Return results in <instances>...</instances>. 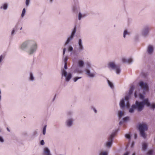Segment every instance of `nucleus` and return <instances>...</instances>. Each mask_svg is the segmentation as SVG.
<instances>
[{"instance_id": "0e129e2a", "label": "nucleus", "mask_w": 155, "mask_h": 155, "mask_svg": "<svg viewBox=\"0 0 155 155\" xmlns=\"http://www.w3.org/2000/svg\"><path fill=\"white\" fill-rule=\"evenodd\" d=\"M2 6H1V7H0V8L1 9H2Z\"/></svg>"}, {"instance_id": "3c124183", "label": "nucleus", "mask_w": 155, "mask_h": 155, "mask_svg": "<svg viewBox=\"0 0 155 155\" xmlns=\"http://www.w3.org/2000/svg\"><path fill=\"white\" fill-rule=\"evenodd\" d=\"M129 154V152H127L124 153L123 155H128Z\"/></svg>"}, {"instance_id": "6e6d98bb", "label": "nucleus", "mask_w": 155, "mask_h": 155, "mask_svg": "<svg viewBox=\"0 0 155 155\" xmlns=\"http://www.w3.org/2000/svg\"><path fill=\"white\" fill-rule=\"evenodd\" d=\"M56 97V95H54V97L53 99V101H54V100H55V97Z\"/></svg>"}, {"instance_id": "aec40b11", "label": "nucleus", "mask_w": 155, "mask_h": 155, "mask_svg": "<svg viewBox=\"0 0 155 155\" xmlns=\"http://www.w3.org/2000/svg\"><path fill=\"white\" fill-rule=\"evenodd\" d=\"M78 10V8L76 6H74L73 8L72 11L74 12L75 13H77Z\"/></svg>"}, {"instance_id": "bf43d9fd", "label": "nucleus", "mask_w": 155, "mask_h": 155, "mask_svg": "<svg viewBox=\"0 0 155 155\" xmlns=\"http://www.w3.org/2000/svg\"><path fill=\"white\" fill-rule=\"evenodd\" d=\"M132 155H135V153H133V154H132Z\"/></svg>"}, {"instance_id": "58836bf2", "label": "nucleus", "mask_w": 155, "mask_h": 155, "mask_svg": "<svg viewBox=\"0 0 155 155\" xmlns=\"http://www.w3.org/2000/svg\"><path fill=\"white\" fill-rule=\"evenodd\" d=\"M139 97L140 99L143 100H144V97L143 95L141 94H140L139 95Z\"/></svg>"}, {"instance_id": "5701e85b", "label": "nucleus", "mask_w": 155, "mask_h": 155, "mask_svg": "<svg viewBox=\"0 0 155 155\" xmlns=\"http://www.w3.org/2000/svg\"><path fill=\"white\" fill-rule=\"evenodd\" d=\"M147 147V143H143L142 144V149L143 150H146Z\"/></svg>"}, {"instance_id": "2eb2a0df", "label": "nucleus", "mask_w": 155, "mask_h": 155, "mask_svg": "<svg viewBox=\"0 0 155 155\" xmlns=\"http://www.w3.org/2000/svg\"><path fill=\"white\" fill-rule=\"evenodd\" d=\"M123 62L124 63H128L130 64L133 62V60L131 58L129 59H125V58H123L122 59Z\"/></svg>"}, {"instance_id": "2f4dec72", "label": "nucleus", "mask_w": 155, "mask_h": 155, "mask_svg": "<svg viewBox=\"0 0 155 155\" xmlns=\"http://www.w3.org/2000/svg\"><path fill=\"white\" fill-rule=\"evenodd\" d=\"M81 77H74L73 78V80H74V82H75L78 79H81Z\"/></svg>"}, {"instance_id": "c03bdc74", "label": "nucleus", "mask_w": 155, "mask_h": 155, "mask_svg": "<svg viewBox=\"0 0 155 155\" xmlns=\"http://www.w3.org/2000/svg\"><path fill=\"white\" fill-rule=\"evenodd\" d=\"M87 67L88 68H89L91 67V65L90 64H89V63H87Z\"/></svg>"}, {"instance_id": "e2e57ef3", "label": "nucleus", "mask_w": 155, "mask_h": 155, "mask_svg": "<svg viewBox=\"0 0 155 155\" xmlns=\"http://www.w3.org/2000/svg\"><path fill=\"white\" fill-rule=\"evenodd\" d=\"M135 97H136V92H135Z\"/></svg>"}, {"instance_id": "72a5a7b5", "label": "nucleus", "mask_w": 155, "mask_h": 155, "mask_svg": "<svg viewBox=\"0 0 155 155\" xmlns=\"http://www.w3.org/2000/svg\"><path fill=\"white\" fill-rule=\"evenodd\" d=\"M129 119V117H126L123 118V120L124 122H126L128 121Z\"/></svg>"}, {"instance_id": "1a4fd4ad", "label": "nucleus", "mask_w": 155, "mask_h": 155, "mask_svg": "<svg viewBox=\"0 0 155 155\" xmlns=\"http://www.w3.org/2000/svg\"><path fill=\"white\" fill-rule=\"evenodd\" d=\"M85 71H86V74L89 77L92 78L95 77L96 73L95 71H94L93 72H91L90 70L88 69H86Z\"/></svg>"}, {"instance_id": "7ed1b4c3", "label": "nucleus", "mask_w": 155, "mask_h": 155, "mask_svg": "<svg viewBox=\"0 0 155 155\" xmlns=\"http://www.w3.org/2000/svg\"><path fill=\"white\" fill-rule=\"evenodd\" d=\"M148 128L147 124L145 122H142L138 125L137 128L140 135L144 139L147 137V134L145 132L148 130Z\"/></svg>"}, {"instance_id": "7c9ffc66", "label": "nucleus", "mask_w": 155, "mask_h": 155, "mask_svg": "<svg viewBox=\"0 0 155 155\" xmlns=\"http://www.w3.org/2000/svg\"><path fill=\"white\" fill-rule=\"evenodd\" d=\"M153 152V150H149L147 153V154L148 155H152Z\"/></svg>"}, {"instance_id": "e433bc0d", "label": "nucleus", "mask_w": 155, "mask_h": 155, "mask_svg": "<svg viewBox=\"0 0 155 155\" xmlns=\"http://www.w3.org/2000/svg\"><path fill=\"white\" fill-rule=\"evenodd\" d=\"M129 99V96H126L125 97V100L127 101V102H128Z\"/></svg>"}, {"instance_id": "6ab92c4d", "label": "nucleus", "mask_w": 155, "mask_h": 155, "mask_svg": "<svg viewBox=\"0 0 155 155\" xmlns=\"http://www.w3.org/2000/svg\"><path fill=\"white\" fill-rule=\"evenodd\" d=\"M134 88V85H131L130 87V90H129V95L131 94L133 92Z\"/></svg>"}, {"instance_id": "6e6552de", "label": "nucleus", "mask_w": 155, "mask_h": 155, "mask_svg": "<svg viewBox=\"0 0 155 155\" xmlns=\"http://www.w3.org/2000/svg\"><path fill=\"white\" fill-rule=\"evenodd\" d=\"M126 104H125L124 101V99H122L120 101V105L121 109H123L126 106L127 108H129L130 107V104L129 102H127Z\"/></svg>"}, {"instance_id": "052dcab7", "label": "nucleus", "mask_w": 155, "mask_h": 155, "mask_svg": "<svg viewBox=\"0 0 155 155\" xmlns=\"http://www.w3.org/2000/svg\"><path fill=\"white\" fill-rule=\"evenodd\" d=\"M34 133L35 134H37V132H36L35 131L34 132Z\"/></svg>"}, {"instance_id": "4c0bfd02", "label": "nucleus", "mask_w": 155, "mask_h": 155, "mask_svg": "<svg viewBox=\"0 0 155 155\" xmlns=\"http://www.w3.org/2000/svg\"><path fill=\"white\" fill-rule=\"evenodd\" d=\"M82 17V16L81 14V13L79 12V14H78V20H81V19Z\"/></svg>"}, {"instance_id": "4468645a", "label": "nucleus", "mask_w": 155, "mask_h": 155, "mask_svg": "<svg viewBox=\"0 0 155 155\" xmlns=\"http://www.w3.org/2000/svg\"><path fill=\"white\" fill-rule=\"evenodd\" d=\"M73 120L71 118L67 120L66 121V124L68 127H70L72 126L73 124Z\"/></svg>"}, {"instance_id": "f257e3e1", "label": "nucleus", "mask_w": 155, "mask_h": 155, "mask_svg": "<svg viewBox=\"0 0 155 155\" xmlns=\"http://www.w3.org/2000/svg\"><path fill=\"white\" fill-rule=\"evenodd\" d=\"M28 48V53L30 55H31L35 53L37 48L36 43L33 40H28L23 43L21 45V48L24 50Z\"/></svg>"}, {"instance_id": "f8f14e48", "label": "nucleus", "mask_w": 155, "mask_h": 155, "mask_svg": "<svg viewBox=\"0 0 155 155\" xmlns=\"http://www.w3.org/2000/svg\"><path fill=\"white\" fill-rule=\"evenodd\" d=\"M78 44L79 45L78 50L79 51L81 52L84 49V47L82 43V40L81 39H79Z\"/></svg>"}, {"instance_id": "bb28decb", "label": "nucleus", "mask_w": 155, "mask_h": 155, "mask_svg": "<svg viewBox=\"0 0 155 155\" xmlns=\"http://www.w3.org/2000/svg\"><path fill=\"white\" fill-rule=\"evenodd\" d=\"M26 12V10L25 8H24L22 10L21 16L22 18L25 15Z\"/></svg>"}, {"instance_id": "20e7f679", "label": "nucleus", "mask_w": 155, "mask_h": 155, "mask_svg": "<svg viewBox=\"0 0 155 155\" xmlns=\"http://www.w3.org/2000/svg\"><path fill=\"white\" fill-rule=\"evenodd\" d=\"M108 67L110 68L113 69L115 70L116 73L119 74L121 71L119 66L116 65L113 62H110L108 64Z\"/></svg>"}, {"instance_id": "79ce46f5", "label": "nucleus", "mask_w": 155, "mask_h": 155, "mask_svg": "<svg viewBox=\"0 0 155 155\" xmlns=\"http://www.w3.org/2000/svg\"><path fill=\"white\" fill-rule=\"evenodd\" d=\"M92 109L94 110V112L96 113L97 112V110L94 107H92Z\"/></svg>"}, {"instance_id": "49530a36", "label": "nucleus", "mask_w": 155, "mask_h": 155, "mask_svg": "<svg viewBox=\"0 0 155 155\" xmlns=\"http://www.w3.org/2000/svg\"><path fill=\"white\" fill-rule=\"evenodd\" d=\"M134 141H133L131 145V148H132L134 147Z\"/></svg>"}, {"instance_id": "423d86ee", "label": "nucleus", "mask_w": 155, "mask_h": 155, "mask_svg": "<svg viewBox=\"0 0 155 155\" xmlns=\"http://www.w3.org/2000/svg\"><path fill=\"white\" fill-rule=\"evenodd\" d=\"M64 76L65 78V81H69L71 78L72 75L71 73L68 74L67 72L64 69L62 70V76Z\"/></svg>"}, {"instance_id": "f03ea898", "label": "nucleus", "mask_w": 155, "mask_h": 155, "mask_svg": "<svg viewBox=\"0 0 155 155\" xmlns=\"http://www.w3.org/2000/svg\"><path fill=\"white\" fill-rule=\"evenodd\" d=\"M144 105L150 106L148 102V98H146L142 101H136L135 104H133L131 108L129 109V112L131 113H133L134 112V110L136 109L138 112H140L143 109Z\"/></svg>"}, {"instance_id": "13d9d810", "label": "nucleus", "mask_w": 155, "mask_h": 155, "mask_svg": "<svg viewBox=\"0 0 155 155\" xmlns=\"http://www.w3.org/2000/svg\"><path fill=\"white\" fill-rule=\"evenodd\" d=\"M66 48H63V51H66Z\"/></svg>"}, {"instance_id": "412c9836", "label": "nucleus", "mask_w": 155, "mask_h": 155, "mask_svg": "<svg viewBox=\"0 0 155 155\" xmlns=\"http://www.w3.org/2000/svg\"><path fill=\"white\" fill-rule=\"evenodd\" d=\"M107 82L109 85L112 89H113L114 88V86L113 83L110 81L109 80H107Z\"/></svg>"}, {"instance_id": "864d4df0", "label": "nucleus", "mask_w": 155, "mask_h": 155, "mask_svg": "<svg viewBox=\"0 0 155 155\" xmlns=\"http://www.w3.org/2000/svg\"><path fill=\"white\" fill-rule=\"evenodd\" d=\"M147 75V73H144L143 75L145 77H146Z\"/></svg>"}, {"instance_id": "c85d7f7f", "label": "nucleus", "mask_w": 155, "mask_h": 155, "mask_svg": "<svg viewBox=\"0 0 155 155\" xmlns=\"http://www.w3.org/2000/svg\"><path fill=\"white\" fill-rule=\"evenodd\" d=\"M125 137L126 138L129 140H130L131 139V135L130 134H125Z\"/></svg>"}, {"instance_id": "5fc2aeb1", "label": "nucleus", "mask_w": 155, "mask_h": 155, "mask_svg": "<svg viewBox=\"0 0 155 155\" xmlns=\"http://www.w3.org/2000/svg\"><path fill=\"white\" fill-rule=\"evenodd\" d=\"M65 51H65L63 50V56H64V54H65Z\"/></svg>"}, {"instance_id": "c9c22d12", "label": "nucleus", "mask_w": 155, "mask_h": 155, "mask_svg": "<svg viewBox=\"0 0 155 155\" xmlns=\"http://www.w3.org/2000/svg\"><path fill=\"white\" fill-rule=\"evenodd\" d=\"M8 8V5L7 4H4L3 6V8L5 10H6Z\"/></svg>"}, {"instance_id": "473e14b6", "label": "nucleus", "mask_w": 155, "mask_h": 155, "mask_svg": "<svg viewBox=\"0 0 155 155\" xmlns=\"http://www.w3.org/2000/svg\"><path fill=\"white\" fill-rule=\"evenodd\" d=\"M68 50L69 51H73V48L71 45H69L68 47Z\"/></svg>"}, {"instance_id": "4d7b16f0", "label": "nucleus", "mask_w": 155, "mask_h": 155, "mask_svg": "<svg viewBox=\"0 0 155 155\" xmlns=\"http://www.w3.org/2000/svg\"><path fill=\"white\" fill-rule=\"evenodd\" d=\"M7 130L8 131H9H9H10V130L9 129V128H8V127H7Z\"/></svg>"}, {"instance_id": "dca6fc26", "label": "nucleus", "mask_w": 155, "mask_h": 155, "mask_svg": "<svg viewBox=\"0 0 155 155\" xmlns=\"http://www.w3.org/2000/svg\"><path fill=\"white\" fill-rule=\"evenodd\" d=\"M44 153L45 154V155H51L49 150L47 147H45L44 148Z\"/></svg>"}, {"instance_id": "a18cd8bd", "label": "nucleus", "mask_w": 155, "mask_h": 155, "mask_svg": "<svg viewBox=\"0 0 155 155\" xmlns=\"http://www.w3.org/2000/svg\"><path fill=\"white\" fill-rule=\"evenodd\" d=\"M68 68L67 64L65 63L64 64V68L65 69H66Z\"/></svg>"}, {"instance_id": "cd10ccee", "label": "nucleus", "mask_w": 155, "mask_h": 155, "mask_svg": "<svg viewBox=\"0 0 155 155\" xmlns=\"http://www.w3.org/2000/svg\"><path fill=\"white\" fill-rule=\"evenodd\" d=\"M129 33L128 32L127 30H125L123 34V37L124 38H125L126 37V35H129Z\"/></svg>"}, {"instance_id": "09e8293b", "label": "nucleus", "mask_w": 155, "mask_h": 155, "mask_svg": "<svg viewBox=\"0 0 155 155\" xmlns=\"http://www.w3.org/2000/svg\"><path fill=\"white\" fill-rule=\"evenodd\" d=\"M2 58H3L2 55H1L0 56V63H1L2 62Z\"/></svg>"}, {"instance_id": "9d476101", "label": "nucleus", "mask_w": 155, "mask_h": 155, "mask_svg": "<svg viewBox=\"0 0 155 155\" xmlns=\"http://www.w3.org/2000/svg\"><path fill=\"white\" fill-rule=\"evenodd\" d=\"M139 86L144 90L148 91V86L146 83H144L143 81H141L139 83Z\"/></svg>"}, {"instance_id": "603ef678", "label": "nucleus", "mask_w": 155, "mask_h": 155, "mask_svg": "<svg viewBox=\"0 0 155 155\" xmlns=\"http://www.w3.org/2000/svg\"><path fill=\"white\" fill-rule=\"evenodd\" d=\"M124 121H120V122H119V124L120 125H121V124H122L123 123V122Z\"/></svg>"}, {"instance_id": "680f3d73", "label": "nucleus", "mask_w": 155, "mask_h": 155, "mask_svg": "<svg viewBox=\"0 0 155 155\" xmlns=\"http://www.w3.org/2000/svg\"><path fill=\"white\" fill-rule=\"evenodd\" d=\"M50 2H52V1H53V0H50Z\"/></svg>"}, {"instance_id": "9b49d317", "label": "nucleus", "mask_w": 155, "mask_h": 155, "mask_svg": "<svg viewBox=\"0 0 155 155\" xmlns=\"http://www.w3.org/2000/svg\"><path fill=\"white\" fill-rule=\"evenodd\" d=\"M149 28L147 27L146 26L144 28L142 31V35L144 37L147 36L149 32Z\"/></svg>"}, {"instance_id": "ea45409f", "label": "nucleus", "mask_w": 155, "mask_h": 155, "mask_svg": "<svg viewBox=\"0 0 155 155\" xmlns=\"http://www.w3.org/2000/svg\"><path fill=\"white\" fill-rule=\"evenodd\" d=\"M30 2V0H26L25 4L27 6H28V5H29V4Z\"/></svg>"}, {"instance_id": "39448f33", "label": "nucleus", "mask_w": 155, "mask_h": 155, "mask_svg": "<svg viewBox=\"0 0 155 155\" xmlns=\"http://www.w3.org/2000/svg\"><path fill=\"white\" fill-rule=\"evenodd\" d=\"M117 131L116 130L115 132L112 133L109 136L108 138V141L105 143L106 147H110L112 146V142L113 140V138L115 136Z\"/></svg>"}, {"instance_id": "a211bd4d", "label": "nucleus", "mask_w": 155, "mask_h": 155, "mask_svg": "<svg viewBox=\"0 0 155 155\" xmlns=\"http://www.w3.org/2000/svg\"><path fill=\"white\" fill-rule=\"evenodd\" d=\"M20 23L19 22H18L16 25L15 27L13 28V30H12L11 33V35H13L14 34V33L15 31L17 30L18 28V25Z\"/></svg>"}, {"instance_id": "b1692460", "label": "nucleus", "mask_w": 155, "mask_h": 155, "mask_svg": "<svg viewBox=\"0 0 155 155\" xmlns=\"http://www.w3.org/2000/svg\"><path fill=\"white\" fill-rule=\"evenodd\" d=\"M68 58L67 56L64 57V56H63V61L64 62V64L66 63L67 64V61L68 60Z\"/></svg>"}, {"instance_id": "de8ad7c7", "label": "nucleus", "mask_w": 155, "mask_h": 155, "mask_svg": "<svg viewBox=\"0 0 155 155\" xmlns=\"http://www.w3.org/2000/svg\"><path fill=\"white\" fill-rule=\"evenodd\" d=\"M137 137V134H134V138L135 139H136Z\"/></svg>"}, {"instance_id": "c756f323", "label": "nucleus", "mask_w": 155, "mask_h": 155, "mask_svg": "<svg viewBox=\"0 0 155 155\" xmlns=\"http://www.w3.org/2000/svg\"><path fill=\"white\" fill-rule=\"evenodd\" d=\"M108 154L107 152L106 151H104L103 152H100L99 155H107Z\"/></svg>"}, {"instance_id": "69168bd1", "label": "nucleus", "mask_w": 155, "mask_h": 155, "mask_svg": "<svg viewBox=\"0 0 155 155\" xmlns=\"http://www.w3.org/2000/svg\"><path fill=\"white\" fill-rule=\"evenodd\" d=\"M22 29V27H21V28H20V30H21V29Z\"/></svg>"}, {"instance_id": "4be33fe9", "label": "nucleus", "mask_w": 155, "mask_h": 155, "mask_svg": "<svg viewBox=\"0 0 155 155\" xmlns=\"http://www.w3.org/2000/svg\"><path fill=\"white\" fill-rule=\"evenodd\" d=\"M148 102L149 103L150 106H147L148 107H150L152 108L154 110L155 108V104H151L150 103V102H149L148 99Z\"/></svg>"}, {"instance_id": "a878e982", "label": "nucleus", "mask_w": 155, "mask_h": 155, "mask_svg": "<svg viewBox=\"0 0 155 155\" xmlns=\"http://www.w3.org/2000/svg\"><path fill=\"white\" fill-rule=\"evenodd\" d=\"M118 115L119 118H120L124 114L121 111H118Z\"/></svg>"}, {"instance_id": "37998d69", "label": "nucleus", "mask_w": 155, "mask_h": 155, "mask_svg": "<svg viewBox=\"0 0 155 155\" xmlns=\"http://www.w3.org/2000/svg\"><path fill=\"white\" fill-rule=\"evenodd\" d=\"M0 141L1 142H4V140L2 137H0Z\"/></svg>"}, {"instance_id": "ddd939ff", "label": "nucleus", "mask_w": 155, "mask_h": 155, "mask_svg": "<svg viewBox=\"0 0 155 155\" xmlns=\"http://www.w3.org/2000/svg\"><path fill=\"white\" fill-rule=\"evenodd\" d=\"M153 51V46L151 45H149L147 49L148 53L149 54H152Z\"/></svg>"}, {"instance_id": "f704fd0d", "label": "nucleus", "mask_w": 155, "mask_h": 155, "mask_svg": "<svg viewBox=\"0 0 155 155\" xmlns=\"http://www.w3.org/2000/svg\"><path fill=\"white\" fill-rule=\"evenodd\" d=\"M46 125H45L44 126L43 129V133L44 135H45L46 133Z\"/></svg>"}, {"instance_id": "393cba45", "label": "nucleus", "mask_w": 155, "mask_h": 155, "mask_svg": "<svg viewBox=\"0 0 155 155\" xmlns=\"http://www.w3.org/2000/svg\"><path fill=\"white\" fill-rule=\"evenodd\" d=\"M30 80L31 81H33L34 80V78L33 74L31 72L30 73Z\"/></svg>"}, {"instance_id": "8fccbe9b", "label": "nucleus", "mask_w": 155, "mask_h": 155, "mask_svg": "<svg viewBox=\"0 0 155 155\" xmlns=\"http://www.w3.org/2000/svg\"><path fill=\"white\" fill-rule=\"evenodd\" d=\"M72 113V112L71 111H69L68 112L67 114L69 115H71Z\"/></svg>"}, {"instance_id": "0eeeda50", "label": "nucleus", "mask_w": 155, "mask_h": 155, "mask_svg": "<svg viewBox=\"0 0 155 155\" xmlns=\"http://www.w3.org/2000/svg\"><path fill=\"white\" fill-rule=\"evenodd\" d=\"M76 27H74L73 31H72L71 36L69 37L67 39L66 41L65 42L64 46H66V45L68 44L70 41L73 39L74 38V36L76 32Z\"/></svg>"}, {"instance_id": "a19ab883", "label": "nucleus", "mask_w": 155, "mask_h": 155, "mask_svg": "<svg viewBox=\"0 0 155 155\" xmlns=\"http://www.w3.org/2000/svg\"><path fill=\"white\" fill-rule=\"evenodd\" d=\"M40 144L42 145H43L45 144V142L43 140H42L40 141Z\"/></svg>"}, {"instance_id": "f3484780", "label": "nucleus", "mask_w": 155, "mask_h": 155, "mask_svg": "<svg viewBox=\"0 0 155 155\" xmlns=\"http://www.w3.org/2000/svg\"><path fill=\"white\" fill-rule=\"evenodd\" d=\"M78 66L81 68H83L84 65V61L82 60H79L78 62Z\"/></svg>"}]
</instances>
